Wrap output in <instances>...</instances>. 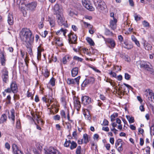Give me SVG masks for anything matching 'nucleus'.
<instances>
[{"label": "nucleus", "mask_w": 154, "mask_h": 154, "mask_svg": "<svg viewBox=\"0 0 154 154\" xmlns=\"http://www.w3.org/2000/svg\"><path fill=\"white\" fill-rule=\"evenodd\" d=\"M32 35V32L29 29L24 28L22 29L20 32V35L24 44L32 43L34 38Z\"/></svg>", "instance_id": "nucleus-1"}, {"label": "nucleus", "mask_w": 154, "mask_h": 154, "mask_svg": "<svg viewBox=\"0 0 154 154\" xmlns=\"http://www.w3.org/2000/svg\"><path fill=\"white\" fill-rule=\"evenodd\" d=\"M94 3L97 9L100 12H103L106 8L105 3L101 0H94Z\"/></svg>", "instance_id": "nucleus-2"}, {"label": "nucleus", "mask_w": 154, "mask_h": 154, "mask_svg": "<svg viewBox=\"0 0 154 154\" xmlns=\"http://www.w3.org/2000/svg\"><path fill=\"white\" fill-rule=\"evenodd\" d=\"M56 16L57 23L60 26L63 25L66 27H68L67 24L66 23V21H65V18L63 17V14Z\"/></svg>", "instance_id": "nucleus-3"}, {"label": "nucleus", "mask_w": 154, "mask_h": 154, "mask_svg": "<svg viewBox=\"0 0 154 154\" xmlns=\"http://www.w3.org/2000/svg\"><path fill=\"white\" fill-rule=\"evenodd\" d=\"M124 85H122L120 86L119 90L120 92L122 94L127 92V91H129V88L132 89V87L130 85L125 83L123 84Z\"/></svg>", "instance_id": "nucleus-4"}, {"label": "nucleus", "mask_w": 154, "mask_h": 154, "mask_svg": "<svg viewBox=\"0 0 154 154\" xmlns=\"http://www.w3.org/2000/svg\"><path fill=\"white\" fill-rule=\"evenodd\" d=\"M54 14L56 15L63 14L62 8L59 5V4L56 3L53 8Z\"/></svg>", "instance_id": "nucleus-5"}, {"label": "nucleus", "mask_w": 154, "mask_h": 154, "mask_svg": "<svg viewBox=\"0 0 154 154\" xmlns=\"http://www.w3.org/2000/svg\"><path fill=\"white\" fill-rule=\"evenodd\" d=\"M83 5L86 9L90 11H93L94 10V8L91 5L89 2L88 0H82Z\"/></svg>", "instance_id": "nucleus-6"}, {"label": "nucleus", "mask_w": 154, "mask_h": 154, "mask_svg": "<svg viewBox=\"0 0 154 154\" xmlns=\"http://www.w3.org/2000/svg\"><path fill=\"white\" fill-rule=\"evenodd\" d=\"M69 41V43L75 44L77 40L76 35L72 33H70L68 35Z\"/></svg>", "instance_id": "nucleus-7"}, {"label": "nucleus", "mask_w": 154, "mask_h": 154, "mask_svg": "<svg viewBox=\"0 0 154 154\" xmlns=\"http://www.w3.org/2000/svg\"><path fill=\"white\" fill-rule=\"evenodd\" d=\"M80 78V76H79L74 79H68L67 80V83L69 85H74L76 83L78 85L79 83V80Z\"/></svg>", "instance_id": "nucleus-8"}, {"label": "nucleus", "mask_w": 154, "mask_h": 154, "mask_svg": "<svg viewBox=\"0 0 154 154\" xmlns=\"http://www.w3.org/2000/svg\"><path fill=\"white\" fill-rule=\"evenodd\" d=\"M2 77L3 81L5 83L8 81V71L5 69H4L2 70Z\"/></svg>", "instance_id": "nucleus-9"}, {"label": "nucleus", "mask_w": 154, "mask_h": 154, "mask_svg": "<svg viewBox=\"0 0 154 154\" xmlns=\"http://www.w3.org/2000/svg\"><path fill=\"white\" fill-rule=\"evenodd\" d=\"M45 154H61L57 150L54 148L51 147L48 149V151L45 152Z\"/></svg>", "instance_id": "nucleus-10"}, {"label": "nucleus", "mask_w": 154, "mask_h": 154, "mask_svg": "<svg viewBox=\"0 0 154 154\" xmlns=\"http://www.w3.org/2000/svg\"><path fill=\"white\" fill-rule=\"evenodd\" d=\"M106 43L110 45H108V46L111 49L113 48L115 46L116 44L115 41L111 38H107L106 39Z\"/></svg>", "instance_id": "nucleus-11"}, {"label": "nucleus", "mask_w": 154, "mask_h": 154, "mask_svg": "<svg viewBox=\"0 0 154 154\" xmlns=\"http://www.w3.org/2000/svg\"><path fill=\"white\" fill-rule=\"evenodd\" d=\"M81 99L82 103L84 105H88L91 102V98L87 96L82 97Z\"/></svg>", "instance_id": "nucleus-12"}, {"label": "nucleus", "mask_w": 154, "mask_h": 154, "mask_svg": "<svg viewBox=\"0 0 154 154\" xmlns=\"http://www.w3.org/2000/svg\"><path fill=\"white\" fill-rule=\"evenodd\" d=\"M37 6V3L35 2H32L28 4L26 7L28 10L33 11L35 10Z\"/></svg>", "instance_id": "nucleus-13"}, {"label": "nucleus", "mask_w": 154, "mask_h": 154, "mask_svg": "<svg viewBox=\"0 0 154 154\" xmlns=\"http://www.w3.org/2000/svg\"><path fill=\"white\" fill-rule=\"evenodd\" d=\"M117 20L116 18H114L113 20H111L110 21V26L112 29L115 30L116 28V23Z\"/></svg>", "instance_id": "nucleus-14"}, {"label": "nucleus", "mask_w": 154, "mask_h": 154, "mask_svg": "<svg viewBox=\"0 0 154 154\" xmlns=\"http://www.w3.org/2000/svg\"><path fill=\"white\" fill-rule=\"evenodd\" d=\"M12 148L14 154H23L21 151L18 149V147L16 144H13Z\"/></svg>", "instance_id": "nucleus-15"}, {"label": "nucleus", "mask_w": 154, "mask_h": 154, "mask_svg": "<svg viewBox=\"0 0 154 154\" xmlns=\"http://www.w3.org/2000/svg\"><path fill=\"white\" fill-rule=\"evenodd\" d=\"M10 87V88L14 93H15L17 92V87L15 82H12L11 85Z\"/></svg>", "instance_id": "nucleus-16"}, {"label": "nucleus", "mask_w": 154, "mask_h": 154, "mask_svg": "<svg viewBox=\"0 0 154 154\" xmlns=\"http://www.w3.org/2000/svg\"><path fill=\"white\" fill-rule=\"evenodd\" d=\"M139 64L140 68H143L147 70H148V69L150 68L149 65L147 64L146 62L144 61H140Z\"/></svg>", "instance_id": "nucleus-17"}, {"label": "nucleus", "mask_w": 154, "mask_h": 154, "mask_svg": "<svg viewBox=\"0 0 154 154\" xmlns=\"http://www.w3.org/2000/svg\"><path fill=\"white\" fill-rule=\"evenodd\" d=\"M148 93L149 95L148 98L149 100L154 102V93L152 92V90L149 89L148 90Z\"/></svg>", "instance_id": "nucleus-18"}, {"label": "nucleus", "mask_w": 154, "mask_h": 154, "mask_svg": "<svg viewBox=\"0 0 154 154\" xmlns=\"http://www.w3.org/2000/svg\"><path fill=\"white\" fill-rule=\"evenodd\" d=\"M74 106L77 110H79L81 107V104L80 102L77 99H76L74 101Z\"/></svg>", "instance_id": "nucleus-19"}, {"label": "nucleus", "mask_w": 154, "mask_h": 154, "mask_svg": "<svg viewBox=\"0 0 154 154\" xmlns=\"http://www.w3.org/2000/svg\"><path fill=\"white\" fill-rule=\"evenodd\" d=\"M143 46L145 49L148 51L151 50L152 48V47L151 45L148 43H146V41H144Z\"/></svg>", "instance_id": "nucleus-20"}, {"label": "nucleus", "mask_w": 154, "mask_h": 154, "mask_svg": "<svg viewBox=\"0 0 154 154\" xmlns=\"http://www.w3.org/2000/svg\"><path fill=\"white\" fill-rule=\"evenodd\" d=\"M32 43H30L29 44H26L25 45L27 48V51L29 52V54L32 55V50L31 47V45Z\"/></svg>", "instance_id": "nucleus-21"}, {"label": "nucleus", "mask_w": 154, "mask_h": 154, "mask_svg": "<svg viewBox=\"0 0 154 154\" xmlns=\"http://www.w3.org/2000/svg\"><path fill=\"white\" fill-rule=\"evenodd\" d=\"M8 22L9 25H12L14 22L12 14H9L8 16Z\"/></svg>", "instance_id": "nucleus-22"}, {"label": "nucleus", "mask_w": 154, "mask_h": 154, "mask_svg": "<svg viewBox=\"0 0 154 154\" xmlns=\"http://www.w3.org/2000/svg\"><path fill=\"white\" fill-rule=\"evenodd\" d=\"M78 69L77 67L73 68L71 71L72 75L73 77H75L78 74Z\"/></svg>", "instance_id": "nucleus-23"}, {"label": "nucleus", "mask_w": 154, "mask_h": 154, "mask_svg": "<svg viewBox=\"0 0 154 154\" xmlns=\"http://www.w3.org/2000/svg\"><path fill=\"white\" fill-rule=\"evenodd\" d=\"M123 44L124 45H123L124 47L128 50L130 49L133 47L132 44H129L127 42H124Z\"/></svg>", "instance_id": "nucleus-24"}, {"label": "nucleus", "mask_w": 154, "mask_h": 154, "mask_svg": "<svg viewBox=\"0 0 154 154\" xmlns=\"http://www.w3.org/2000/svg\"><path fill=\"white\" fill-rule=\"evenodd\" d=\"M7 116L5 114H3L0 119V124L6 122L7 121Z\"/></svg>", "instance_id": "nucleus-25"}, {"label": "nucleus", "mask_w": 154, "mask_h": 154, "mask_svg": "<svg viewBox=\"0 0 154 154\" xmlns=\"http://www.w3.org/2000/svg\"><path fill=\"white\" fill-rule=\"evenodd\" d=\"M132 40L135 42V44L138 47H140V44L134 35H132L131 36Z\"/></svg>", "instance_id": "nucleus-26"}, {"label": "nucleus", "mask_w": 154, "mask_h": 154, "mask_svg": "<svg viewBox=\"0 0 154 154\" xmlns=\"http://www.w3.org/2000/svg\"><path fill=\"white\" fill-rule=\"evenodd\" d=\"M77 146V143L74 141H71L70 146H69L70 149L73 150L75 149Z\"/></svg>", "instance_id": "nucleus-27"}, {"label": "nucleus", "mask_w": 154, "mask_h": 154, "mask_svg": "<svg viewBox=\"0 0 154 154\" xmlns=\"http://www.w3.org/2000/svg\"><path fill=\"white\" fill-rule=\"evenodd\" d=\"M0 61L2 65L3 66H5L6 59L4 55H2V56L0 57Z\"/></svg>", "instance_id": "nucleus-28"}, {"label": "nucleus", "mask_w": 154, "mask_h": 154, "mask_svg": "<svg viewBox=\"0 0 154 154\" xmlns=\"http://www.w3.org/2000/svg\"><path fill=\"white\" fill-rule=\"evenodd\" d=\"M126 117L128 121L130 123H132L134 122V117H130L129 116H126Z\"/></svg>", "instance_id": "nucleus-29"}, {"label": "nucleus", "mask_w": 154, "mask_h": 154, "mask_svg": "<svg viewBox=\"0 0 154 154\" xmlns=\"http://www.w3.org/2000/svg\"><path fill=\"white\" fill-rule=\"evenodd\" d=\"M86 39L90 45L91 46H94V43L91 38L87 37Z\"/></svg>", "instance_id": "nucleus-30"}, {"label": "nucleus", "mask_w": 154, "mask_h": 154, "mask_svg": "<svg viewBox=\"0 0 154 154\" xmlns=\"http://www.w3.org/2000/svg\"><path fill=\"white\" fill-rule=\"evenodd\" d=\"M83 138L84 139V143L86 144L88 142V136L87 134H85L83 135Z\"/></svg>", "instance_id": "nucleus-31"}, {"label": "nucleus", "mask_w": 154, "mask_h": 154, "mask_svg": "<svg viewBox=\"0 0 154 154\" xmlns=\"http://www.w3.org/2000/svg\"><path fill=\"white\" fill-rule=\"evenodd\" d=\"M90 84H93L94 82L95 79L93 77L89 76L87 78Z\"/></svg>", "instance_id": "nucleus-32"}, {"label": "nucleus", "mask_w": 154, "mask_h": 154, "mask_svg": "<svg viewBox=\"0 0 154 154\" xmlns=\"http://www.w3.org/2000/svg\"><path fill=\"white\" fill-rule=\"evenodd\" d=\"M89 84L90 83L89 82L88 80L86 78L83 82L82 83V87H85L87 85Z\"/></svg>", "instance_id": "nucleus-33"}, {"label": "nucleus", "mask_w": 154, "mask_h": 154, "mask_svg": "<svg viewBox=\"0 0 154 154\" xmlns=\"http://www.w3.org/2000/svg\"><path fill=\"white\" fill-rule=\"evenodd\" d=\"M71 143V141L70 140H67V139H66V141L64 144V146L68 147L69 146L70 144Z\"/></svg>", "instance_id": "nucleus-34"}, {"label": "nucleus", "mask_w": 154, "mask_h": 154, "mask_svg": "<svg viewBox=\"0 0 154 154\" xmlns=\"http://www.w3.org/2000/svg\"><path fill=\"white\" fill-rule=\"evenodd\" d=\"M44 70L45 72H43V75L45 78H47L49 75V72L48 71L47 69H45Z\"/></svg>", "instance_id": "nucleus-35"}, {"label": "nucleus", "mask_w": 154, "mask_h": 154, "mask_svg": "<svg viewBox=\"0 0 154 154\" xmlns=\"http://www.w3.org/2000/svg\"><path fill=\"white\" fill-rule=\"evenodd\" d=\"M14 112V110L13 109H11V118L14 122L15 120V116Z\"/></svg>", "instance_id": "nucleus-36"}, {"label": "nucleus", "mask_w": 154, "mask_h": 154, "mask_svg": "<svg viewBox=\"0 0 154 154\" xmlns=\"http://www.w3.org/2000/svg\"><path fill=\"white\" fill-rule=\"evenodd\" d=\"M81 147L80 146H77L76 150V154H81Z\"/></svg>", "instance_id": "nucleus-37"}, {"label": "nucleus", "mask_w": 154, "mask_h": 154, "mask_svg": "<svg viewBox=\"0 0 154 154\" xmlns=\"http://www.w3.org/2000/svg\"><path fill=\"white\" fill-rule=\"evenodd\" d=\"M122 140L121 139H119L116 141L115 143V146L116 148H117V147L118 146H119L121 145Z\"/></svg>", "instance_id": "nucleus-38"}, {"label": "nucleus", "mask_w": 154, "mask_h": 154, "mask_svg": "<svg viewBox=\"0 0 154 154\" xmlns=\"http://www.w3.org/2000/svg\"><path fill=\"white\" fill-rule=\"evenodd\" d=\"M134 17L135 20L136 21L140 20L142 18L139 15H137L136 14H134Z\"/></svg>", "instance_id": "nucleus-39"}, {"label": "nucleus", "mask_w": 154, "mask_h": 154, "mask_svg": "<svg viewBox=\"0 0 154 154\" xmlns=\"http://www.w3.org/2000/svg\"><path fill=\"white\" fill-rule=\"evenodd\" d=\"M73 59L75 60H76L78 61H80L81 62H82L83 60V59H82V58L76 56H74Z\"/></svg>", "instance_id": "nucleus-40"}, {"label": "nucleus", "mask_w": 154, "mask_h": 154, "mask_svg": "<svg viewBox=\"0 0 154 154\" xmlns=\"http://www.w3.org/2000/svg\"><path fill=\"white\" fill-rule=\"evenodd\" d=\"M55 79L53 77H52L50 80V83L52 86L55 85Z\"/></svg>", "instance_id": "nucleus-41"}, {"label": "nucleus", "mask_w": 154, "mask_h": 154, "mask_svg": "<svg viewBox=\"0 0 154 154\" xmlns=\"http://www.w3.org/2000/svg\"><path fill=\"white\" fill-rule=\"evenodd\" d=\"M105 34L107 35H112L113 33L108 29H106L105 31Z\"/></svg>", "instance_id": "nucleus-42"}, {"label": "nucleus", "mask_w": 154, "mask_h": 154, "mask_svg": "<svg viewBox=\"0 0 154 154\" xmlns=\"http://www.w3.org/2000/svg\"><path fill=\"white\" fill-rule=\"evenodd\" d=\"M28 54L27 53H26V57L24 59L26 65V68H27L28 66V61L29 60V59L28 58L27 54Z\"/></svg>", "instance_id": "nucleus-43"}, {"label": "nucleus", "mask_w": 154, "mask_h": 154, "mask_svg": "<svg viewBox=\"0 0 154 154\" xmlns=\"http://www.w3.org/2000/svg\"><path fill=\"white\" fill-rule=\"evenodd\" d=\"M11 97L10 95H8L6 98V103L9 104L11 103Z\"/></svg>", "instance_id": "nucleus-44"}, {"label": "nucleus", "mask_w": 154, "mask_h": 154, "mask_svg": "<svg viewBox=\"0 0 154 154\" xmlns=\"http://www.w3.org/2000/svg\"><path fill=\"white\" fill-rule=\"evenodd\" d=\"M143 24L144 26L146 27H149V23L146 20L143 21Z\"/></svg>", "instance_id": "nucleus-45"}, {"label": "nucleus", "mask_w": 154, "mask_h": 154, "mask_svg": "<svg viewBox=\"0 0 154 154\" xmlns=\"http://www.w3.org/2000/svg\"><path fill=\"white\" fill-rule=\"evenodd\" d=\"M122 143H121V145H119V146L118 148L117 147V150L119 152H120L121 151H122L123 150V148L122 146Z\"/></svg>", "instance_id": "nucleus-46"}, {"label": "nucleus", "mask_w": 154, "mask_h": 154, "mask_svg": "<svg viewBox=\"0 0 154 154\" xmlns=\"http://www.w3.org/2000/svg\"><path fill=\"white\" fill-rule=\"evenodd\" d=\"M40 47L39 46L38 48L37 57L38 59L40 58L41 56V51L39 49Z\"/></svg>", "instance_id": "nucleus-47"}, {"label": "nucleus", "mask_w": 154, "mask_h": 154, "mask_svg": "<svg viewBox=\"0 0 154 154\" xmlns=\"http://www.w3.org/2000/svg\"><path fill=\"white\" fill-rule=\"evenodd\" d=\"M131 77V76L128 73H125V78L127 80H129Z\"/></svg>", "instance_id": "nucleus-48"}, {"label": "nucleus", "mask_w": 154, "mask_h": 154, "mask_svg": "<svg viewBox=\"0 0 154 154\" xmlns=\"http://www.w3.org/2000/svg\"><path fill=\"white\" fill-rule=\"evenodd\" d=\"M60 115L62 118H66V114L64 110H62L61 111Z\"/></svg>", "instance_id": "nucleus-49"}, {"label": "nucleus", "mask_w": 154, "mask_h": 154, "mask_svg": "<svg viewBox=\"0 0 154 154\" xmlns=\"http://www.w3.org/2000/svg\"><path fill=\"white\" fill-rule=\"evenodd\" d=\"M53 118L55 120H59L60 119V116L59 115H57L53 117Z\"/></svg>", "instance_id": "nucleus-50"}, {"label": "nucleus", "mask_w": 154, "mask_h": 154, "mask_svg": "<svg viewBox=\"0 0 154 154\" xmlns=\"http://www.w3.org/2000/svg\"><path fill=\"white\" fill-rule=\"evenodd\" d=\"M88 51V49L85 48H82L80 49V51L81 52H82L84 54H86L87 51Z\"/></svg>", "instance_id": "nucleus-51"}, {"label": "nucleus", "mask_w": 154, "mask_h": 154, "mask_svg": "<svg viewBox=\"0 0 154 154\" xmlns=\"http://www.w3.org/2000/svg\"><path fill=\"white\" fill-rule=\"evenodd\" d=\"M150 132L151 133H152L153 135H154V125L152 126L150 128Z\"/></svg>", "instance_id": "nucleus-52"}, {"label": "nucleus", "mask_w": 154, "mask_h": 154, "mask_svg": "<svg viewBox=\"0 0 154 154\" xmlns=\"http://www.w3.org/2000/svg\"><path fill=\"white\" fill-rule=\"evenodd\" d=\"M49 21L50 25L52 26H54V20L50 19V20H49Z\"/></svg>", "instance_id": "nucleus-53"}, {"label": "nucleus", "mask_w": 154, "mask_h": 154, "mask_svg": "<svg viewBox=\"0 0 154 154\" xmlns=\"http://www.w3.org/2000/svg\"><path fill=\"white\" fill-rule=\"evenodd\" d=\"M56 44L58 46L61 47L63 46V44L61 40L60 41V42H56Z\"/></svg>", "instance_id": "nucleus-54"}, {"label": "nucleus", "mask_w": 154, "mask_h": 154, "mask_svg": "<svg viewBox=\"0 0 154 154\" xmlns=\"http://www.w3.org/2000/svg\"><path fill=\"white\" fill-rule=\"evenodd\" d=\"M39 27L41 29L43 28L44 26V24L43 22L41 21L39 22L38 24Z\"/></svg>", "instance_id": "nucleus-55"}, {"label": "nucleus", "mask_w": 154, "mask_h": 154, "mask_svg": "<svg viewBox=\"0 0 154 154\" xmlns=\"http://www.w3.org/2000/svg\"><path fill=\"white\" fill-rule=\"evenodd\" d=\"M47 34L48 32L46 31H45L43 33H42L41 35L42 37L45 38L46 37Z\"/></svg>", "instance_id": "nucleus-56"}, {"label": "nucleus", "mask_w": 154, "mask_h": 154, "mask_svg": "<svg viewBox=\"0 0 154 154\" xmlns=\"http://www.w3.org/2000/svg\"><path fill=\"white\" fill-rule=\"evenodd\" d=\"M109 122L107 120L104 119L103 122V125L104 126H106L108 125Z\"/></svg>", "instance_id": "nucleus-57"}, {"label": "nucleus", "mask_w": 154, "mask_h": 154, "mask_svg": "<svg viewBox=\"0 0 154 154\" xmlns=\"http://www.w3.org/2000/svg\"><path fill=\"white\" fill-rule=\"evenodd\" d=\"M36 120H37V121L38 122V123H41L42 124L43 121L41 120V119H39V118H38V116H37V118L36 119Z\"/></svg>", "instance_id": "nucleus-58"}, {"label": "nucleus", "mask_w": 154, "mask_h": 154, "mask_svg": "<svg viewBox=\"0 0 154 154\" xmlns=\"http://www.w3.org/2000/svg\"><path fill=\"white\" fill-rule=\"evenodd\" d=\"M146 151L147 154H150V148L149 146L146 147Z\"/></svg>", "instance_id": "nucleus-59"}, {"label": "nucleus", "mask_w": 154, "mask_h": 154, "mask_svg": "<svg viewBox=\"0 0 154 154\" xmlns=\"http://www.w3.org/2000/svg\"><path fill=\"white\" fill-rule=\"evenodd\" d=\"M6 93H10L12 91V90L10 88H8L7 89H5L4 91Z\"/></svg>", "instance_id": "nucleus-60"}, {"label": "nucleus", "mask_w": 154, "mask_h": 154, "mask_svg": "<svg viewBox=\"0 0 154 154\" xmlns=\"http://www.w3.org/2000/svg\"><path fill=\"white\" fill-rule=\"evenodd\" d=\"M102 130L107 132H108L109 131V129L108 127H103L102 128Z\"/></svg>", "instance_id": "nucleus-61"}, {"label": "nucleus", "mask_w": 154, "mask_h": 154, "mask_svg": "<svg viewBox=\"0 0 154 154\" xmlns=\"http://www.w3.org/2000/svg\"><path fill=\"white\" fill-rule=\"evenodd\" d=\"M5 148H7L8 149H10V145L8 143H5Z\"/></svg>", "instance_id": "nucleus-62"}, {"label": "nucleus", "mask_w": 154, "mask_h": 154, "mask_svg": "<svg viewBox=\"0 0 154 154\" xmlns=\"http://www.w3.org/2000/svg\"><path fill=\"white\" fill-rule=\"evenodd\" d=\"M62 31H63V29L61 28L60 29L57 31V32H56L57 35H59V34H61Z\"/></svg>", "instance_id": "nucleus-63"}, {"label": "nucleus", "mask_w": 154, "mask_h": 154, "mask_svg": "<svg viewBox=\"0 0 154 154\" xmlns=\"http://www.w3.org/2000/svg\"><path fill=\"white\" fill-rule=\"evenodd\" d=\"M61 101L64 105H66V102L65 99L64 97H63L61 98Z\"/></svg>", "instance_id": "nucleus-64"}]
</instances>
